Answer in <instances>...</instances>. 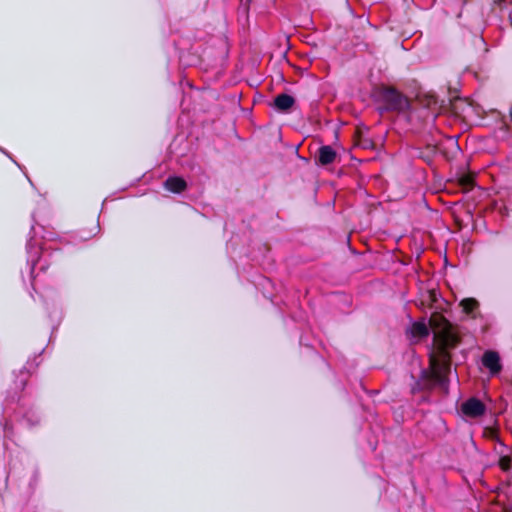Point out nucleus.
Returning a JSON list of instances; mask_svg holds the SVG:
<instances>
[{"label":"nucleus","mask_w":512,"mask_h":512,"mask_svg":"<svg viewBox=\"0 0 512 512\" xmlns=\"http://www.w3.org/2000/svg\"><path fill=\"white\" fill-rule=\"evenodd\" d=\"M430 327L441 346L439 355L430 358L431 375L435 381L442 383L446 380L450 368L448 355L444 350L453 346L457 337L451 324L442 315H433L430 319Z\"/></svg>","instance_id":"nucleus-1"},{"label":"nucleus","mask_w":512,"mask_h":512,"mask_svg":"<svg viewBox=\"0 0 512 512\" xmlns=\"http://www.w3.org/2000/svg\"><path fill=\"white\" fill-rule=\"evenodd\" d=\"M461 411L465 416L474 418L485 412V406L480 400L470 398L462 404Z\"/></svg>","instance_id":"nucleus-2"},{"label":"nucleus","mask_w":512,"mask_h":512,"mask_svg":"<svg viewBox=\"0 0 512 512\" xmlns=\"http://www.w3.org/2000/svg\"><path fill=\"white\" fill-rule=\"evenodd\" d=\"M483 365L489 369L492 375L497 374L501 370L500 357L494 351H487L482 357Z\"/></svg>","instance_id":"nucleus-3"},{"label":"nucleus","mask_w":512,"mask_h":512,"mask_svg":"<svg viewBox=\"0 0 512 512\" xmlns=\"http://www.w3.org/2000/svg\"><path fill=\"white\" fill-rule=\"evenodd\" d=\"M165 188L173 193H180L186 188V182L180 177H169L165 181Z\"/></svg>","instance_id":"nucleus-4"},{"label":"nucleus","mask_w":512,"mask_h":512,"mask_svg":"<svg viewBox=\"0 0 512 512\" xmlns=\"http://www.w3.org/2000/svg\"><path fill=\"white\" fill-rule=\"evenodd\" d=\"M294 98L288 94H280L274 100V105L278 110L287 111L294 105Z\"/></svg>","instance_id":"nucleus-5"},{"label":"nucleus","mask_w":512,"mask_h":512,"mask_svg":"<svg viewBox=\"0 0 512 512\" xmlns=\"http://www.w3.org/2000/svg\"><path fill=\"white\" fill-rule=\"evenodd\" d=\"M336 157L335 151L330 146H323L319 149V162L322 165L330 164Z\"/></svg>","instance_id":"nucleus-6"},{"label":"nucleus","mask_w":512,"mask_h":512,"mask_svg":"<svg viewBox=\"0 0 512 512\" xmlns=\"http://www.w3.org/2000/svg\"><path fill=\"white\" fill-rule=\"evenodd\" d=\"M410 331L413 338H423L429 334L428 326L424 322L414 323Z\"/></svg>","instance_id":"nucleus-7"},{"label":"nucleus","mask_w":512,"mask_h":512,"mask_svg":"<svg viewBox=\"0 0 512 512\" xmlns=\"http://www.w3.org/2000/svg\"><path fill=\"white\" fill-rule=\"evenodd\" d=\"M477 302L474 299L468 298L461 301V306L463 307L464 311L471 312L476 307Z\"/></svg>","instance_id":"nucleus-8"},{"label":"nucleus","mask_w":512,"mask_h":512,"mask_svg":"<svg viewBox=\"0 0 512 512\" xmlns=\"http://www.w3.org/2000/svg\"><path fill=\"white\" fill-rule=\"evenodd\" d=\"M499 465L501 467L502 470H509L510 466H511V460L509 457L507 456H504L502 457L500 460H499Z\"/></svg>","instance_id":"nucleus-9"}]
</instances>
